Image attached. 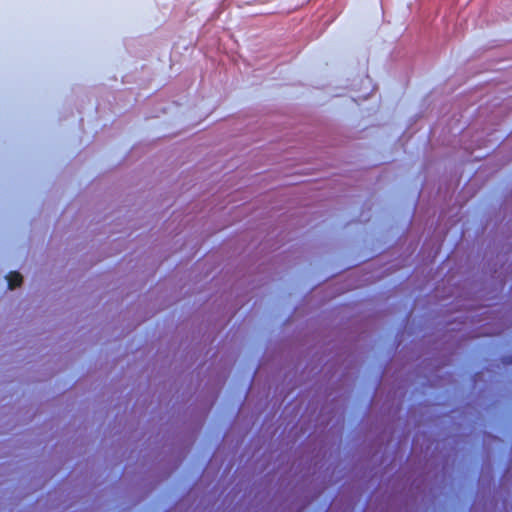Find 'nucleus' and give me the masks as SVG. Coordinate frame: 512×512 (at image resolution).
Wrapping results in <instances>:
<instances>
[{"label":"nucleus","instance_id":"obj_1","mask_svg":"<svg viewBox=\"0 0 512 512\" xmlns=\"http://www.w3.org/2000/svg\"><path fill=\"white\" fill-rule=\"evenodd\" d=\"M8 288L15 289L16 287L21 286L23 278L22 275L17 271H11L6 276Z\"/></svg>","mask_w":512,"mask_h":512}]
</instances>
